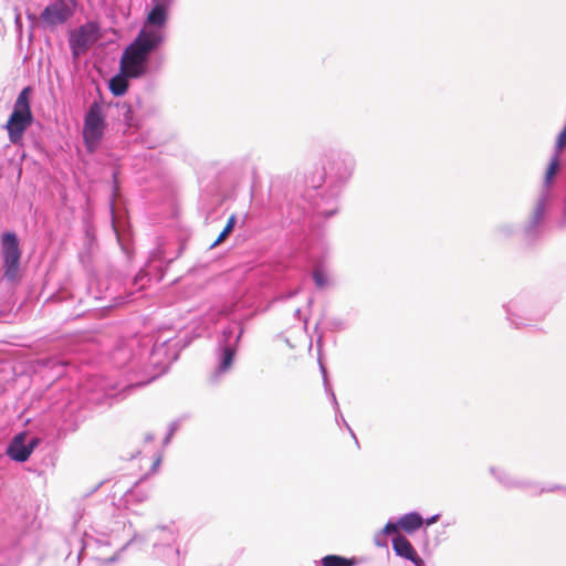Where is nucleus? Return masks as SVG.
Returning a JSON list of instances; mask_svg holds the SVG:
<instances>
[{
  "instance_id": "nucleus-4",
  "label": "nucleus",
  "mask_w": 566,
  "mask_h": 566,
  "mask_svg": "<svg viewBox=\"0 0 566 566\" xmlns=\"http://www.w3.org/2000/svg\"><path fill=\"white\" fill-rule=\"evenodd\" d=\"M105 123L101 107L95 103L90 107L88 113L85 115L83 138L90 151H94L98 146L103 134Z\"/></svg>"
},
{
  "instance_id": "nucleus-11",
  "label": "nucleus",
  "mask_w": 566,
  "mask_h": 566,
  "mask_svg": "<svg viewBox=\"0 0 566 566\" xmlns=\"http://www.w3.org/2000/svg\"><path fill=\"white\" fill-rule=\"evenodd\" d=\"M544 216H545V203L543 200H539L536 203L534 211L531 216L530 226L533 228L537 227L543 221Z\"/></svg>"
},
{
  "instance_id": "nucleus-17",
  "label": "nucleus",
  "mask_w": 566,
  "mask_h": 566,
  "mask_svg": "<svg viewBox=\"0 0 566 566\" xmlns=\"http://www.w3.org/2000/svg\"><path fill=\"white\" fill-rule=\"evenodd\" d=\"M313 279L315 281V284L322 289L327 284V280L325 276V273L321 269H316L313 273Z\"/></svg>"
},
{
  "instance_id": "nucleus-5",
  "label": "nucleus",
  "mask_w": 566,
  "mask_h": 566,
  "mask_svg": "<svg viewBox=\"0 0 566 566\" xmlns=\"http://www.w3.org/2000/svg\"><path fill=\"white\" fill-rule=\"evenodd\" d=\"M75 0H53L41 13V19L50 25H57L66 22L75 12Z\"/></svg>"
},
{
  "instance_id": "nucleus-9",
  "label": "nucleus",
  "mask_w": 566,
  "mask_h": 566,
  "mask_svg": "<svg viewBox=\"0 0 566 566\" xmlns=\"http://www.w3.org/2000/svg\"><path fill=\"white\" fill-rule=\"evenodd\" d=\"M128 77L129 76H125L120 73L109 81V90L115 96H120L126 93L128 88Z\"/></svg>"
},
{
  "instance_id": "nucleus-19",
  "label": "nucleus",
  "mask_w": 566,
  "mask_h": 566,
  "mask_svg": "<svg viewBox=\"0 0 566 566\" xmlns=\"http://www.w3.org/2000/svg\"><path fill=\"white\" fill-rule=\"evenodd\" d=\"M130 114H132L130 107H126V111H125V114H124L125 119H129L130 118Z\"/></svg>"
},
{
  "instance_id": "nucleus-1",
  "label": "nucleus",
  "mask_w": 566,
  "mask_h": 566,
  "mask_svg": "<svg viewBox=\"0 0 566 566\" xmlns=\"http://www.w3.org/2000/svg\"><path fill=\"white\" fill-rule=\"evenodd\" d=\"M163 38H136L122 54L120 73L136 78L146 73L148 55L160 45Z\"/></svg>"
},
{
  "instance_id": "nucleus-12",
  "label": "nucleus",
  "mask_w": 566,
  "mask_h": 566,
  "mask_svg": "<svg viewBox=\"0 0 566 566\" xmlns=\"http://www.w3.org/2000/svg\"><path fill=\"white\" fill-rule=\"evenodd\" d=\"M235 223H237V217L234 214L230 216V218L227 221L226 227L223 228V230L221 231V233L219 234L217 240L213 242L212 247H216V245L220 244L221 242H223L227 239V237L232 232Z\"/></svg>"
},
{
  "instance_id": "nucleus-21",
  "label": "nucleus",
  "mask_w": 566,
  "mask_h": 566,
  "mask_svg": "<svg viewBox=\"0 0 566 566\" xmlns=\"http://www.w3.org/2000/svg\"><path fill=\"white\" fill-rule=\"evenodd\" d=\"M438 516H433L430 520H428V524H432L437 521Z\"/></svg>"
},
{
  "instance_id": "nucleus-8",
  "label": "nucleus",
  "mask_w": 566,
  "mask_h": 566,
  "mask_svg": "<svg viewBox=\"0 0 566 566\" xmlns=\"http://www.w3.org/2000/svg\"><path fill=\"white\" fill-rule=\"evenodd\" d=\"M423 524L422 517L418 513H409L401 516L398 521V525L401 530L407 533H412L420 528Z\"/></svg>"
},
{
  "instance_id": "nucleus-22",
  "label": "nucleus",
  "mask_w": 566,
  "mask_h": 566,
  "mask_svg": "<svg viewBox=\"0 0 566 566\" xmlns=\"http://www.w3.org/2000/svg\"><path fill=\"white\" fill-rule=\"evenodd\" d=\"M139 36H143V35H147L146 32L144 30H140L139 33H138Z\"/></svg>"
},
{
  "instance_id": "nucleus-7",
  "label": "nucleus",
  "mask_w": 566,
  "mask_h": 566,
  "mask_svg": "<svg viewBox=\"0 0 566 566\" xmlns=\"http://www.w3.org/2000/svg\"><path fill=\"white\" fill-rule=\"evenodd\" d=\"M392 548L397 555L411 560L415 565L421 566L422 559L418 556L411 543L402 535H397L392 539Z\"/></svg>"
},
{
  "instance_id": "nucleus-14",
  "label": "nucleus",
  "mask_w": 566,
  "mask_h": 566,
  "mask_svg": "<svg viewBox=\"0 0 566 566\" xmlns=\"http://www.w3.org/2000/svg\"><path fill=\"white\" fill-rule=\"evenodd\" d=\"M165 21V11L160 7L154 8L148 14V22L153 25H161Z\"/></svg>"
},
{
  "instance_id": "nucleus-13",
  "label": "nucleus",
  "mask_w": 566,
  "mask_h": 566,
  "mask_svg": "<svg viewBox=\"0 0 566 566\" xmlns=\"http://www.w3.org/2000/svg\"><path fill=\"white\" fill-rule=\"evenodd\" d=\"M92 38H72L70 46L73 50V54L78 56L86 50L87 43Z\"/></svg>"
},
{
  "instance_id": "nucleus-2",
  "label": "nucleus",
  "mask_w": 566,
  "mask_h": 566,
  "mask_svg": "<svg viewBox=\"0 0 566 566\" xmlns=\"http://www.w3.org/2000/svg\"><path fill=\"white\" fill-rule=\"evenodd\" d=\"M30 87H24L20 92L15 99L13 112L7 122L6 129L9 140L12 144H19L21 142L24 132L33 120L30 106Z\"/></svg>"
},
{
  "instance_id": "nucleus-6",
  "label": "nucleus",
  "mask_w": 566,
  "mask_h": 566,
  "mask_svg": "<svg viewBox=\"0 0 566 566\" xmlns=\"http://www.w3.org/2000/svg\"><path fill=\"white\" fill-rule=\"evenodd\" d=\"M27 432H20L12 439L11 443L7 448V454L14 461L18 462H24L27 461L35 447L39 443L38 438L31 439L28 443H25L27 440Z\"/></svg>"
},
{
  "instance_id": "nucleus-18",
  "label": "nucleus",
  "mask_w": 566,
  "mask_h": 566,
  "mask_svg": "<svg viewBox=\"0 0 566 566\" xmlns=\"http://www.w3.org/2000/svg\"><path fill=\"white\" fill-rule=\"evenodd\" d=\"M399 525H398V522L397 523H387L382 530L384 534H391V533H397L398 530H399Z\"/></svg>"
},
{
  "instance_id": "nucleus-16",
  "label": "nucleus",
  "mask_w": 566,
  "mask_h": 566,
  "mask_svg": "<svg viewBox=\"0 0 566 566\" xmlns=\"http://www.w3.org/2000/svg\"><path fill=\"white\" fill-rule=\"evenodd\" d=\"M559 154L556 153V156L552 159L551 164L547 167L545 180L546 182H549L552 178L557 174L558 167H559V160H558Z\"/></svg>"
},
{
  "instance_id": "nucleus-20",
  "label": "nucleus",
  "mask_w": 566,
  "mask_h": 566,
  "mask_svg": "<svg viewBox=\"0 0 566 566\" xmlns=\"http://www.w3.org/2000/svg\"><path fill=\"white\" fill-rule=\"evenodd\" d=\"M146 276V274L144 273H138L137 276L135 277V283H137L139 280H143L144 277Z\"/></svg>"
},
{
  "instance_id": "nucleus-3",
  "label": "nucleus",
  "mask_w": 566,
  "mask_h": 566,
  "mask_svg": "<svg viewBox=\"0 0 566 566\" xmlns=\"http://www.w3.org/2000/svg\"><path fill=\"white\" fill-rule=\"evenodd\" d=\"M1 255L3 261V275L8 281L19 279L22 251L19 239L14 232H4L1 235Z\"/></svg>"
},
{
  "instance_id": "nucleus-15",
  "label": "nucleus",
  "mask_w": 566,
  "mask_h": 566,
  "mask_svg": "<svg viewBox=\"0 0 566 566\" xmlns=\"http://www.w3.org/2000/svg\"><path fill=\"white\" fill-rule=\"evenodd\" d=\"M233 358H234V350L230 347H226L223 349V358H222V361L220 365V369L227 370L228 368H230V366L233 363Z\"/></svg>"
},
{
  "instance_id": "nucleus-10",
  "label": "nucleus",
  "mask_w": 566,
  "mask_h": 566,
  "mask_svg": "<svg viewBox=\"0 0 566 566\" xmlns=\"http://www.w3.org/2000/svg\"><path fill=\"white\" fill-rule=\"evenodd\" d=\"M355 558H346L338 555H327L322 558V566H354Z\"/></svg>"
}]
</instances>
